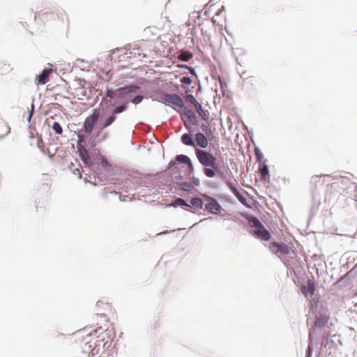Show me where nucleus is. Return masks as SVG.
I'll return each instance as SVG.
<instances>
[{
	"label": "nucleus",
	"instance_id": "nucleus-1",
	"mask_svg": "<svg viewBox=\"0 0 357 357\" xmlns=\"http://www.w3.org/2000/svg\"><path fill=\"white\" fill-rule=\"evenodd\" d=\"M195 153L199 162L203 166L211 167L218 172V162L213 154L198 149H195Z\"/></svg>",
	"mask_w": 357,
	"mask_h": 357
},
{
	"label": "nucleus",
	"instance_id": "nucleus-2",
	"mask_svg": "<svg viewBox=\"0 0 357 357\" xmlns=\"http://www.w3.org/2000/svg\"><path fill=\"white\" fill-rule=\"evenodd\" d=\"M100 116V112L98 109H94L93 113L87 116L84 123V132L87 134H90L96 123H97Z\"/></svg>",
	"mask_w": 357,
	"mask_h": 357
},
{
	"label": "nucleus",
	"instance_id": "nucleus-3",
	"mask_svg": "<svg viewBox=\"0 0 357 357\" xmlns=\"http://www.w3.org/2000/svg\"><path fill=\"white\" fill-rule=\"evenodd\" d=\"M161 98L163 102L172 104L178 107L183 108L184 107L183 99L177 94L165 93L162 95Z\"/></svg>",
	"mask_w": 357,
	"mask_h": 357
},
{
	"label": "nucleus",
	"instance_id": "nucleus-4",
	"mask_svg": "<svg viewBox=\"0 0 357 357\" xmlns=\"http://www.w3.org/2000/svg\"><path fill=\"white\" fill-rule=\"evenodd\" d=\"M269 248L275 254L287 255L290 252L289 246L284 243L272 242L269 245Z\"/></svg>",
	"mask_w": 357,
	"mask_h": 357
},
{
	"label": "nucleus",
	"instance_id": "nucleus-5",
	"mask_svg": "<svg viewBox=\"0 0 357 357\" xmlns=\"http://www.w3.org/2000/svg\"><path fill=\"white\" fill-rule=\"evenodd\" d=\"M187 100L195 106L199 115L204 120H207L209 116V112L208 110L204 109L202 105L198 102V101L194 98L192 95H188Z\"/></svg>",
	"mask_w": 357,
	"mask_h": 357
},
{
	"label": "nucleus",
	"instance_id": "nucleus-6",
	"mask_svg": "<svg viewBox=\"0 0 357 357\" xmlns=\"http://www.w3.org/2000/svg\"><path fill=\"white\" fill-rule=\"evenodd\" d=\"M138 89V86L134 85H128L123 87H120L116 89L117 95L116 97L119 99H123L126 95L136 91Z\"/></svg>",
	"mask_w": 357,
	"mask_h": 357
},
{
	"label": "nucleus",
	"instance_id": "nucleus-7",
	"mask_svg": "<svg viewBox=\"0 0 357 357\" xmlns=\"http://www.w3.org/2000/svg\"><path fill=\"white\" fill-rule=\"evenodd\" d=\"M205 208L206 211L213 213H218L221 210V206L214 199H208L207 203L205 204Z\"/></svg>",
	"mask_w": 357,
	"mask_h": 357
},
{
	"label": "nucleus",
	"instance_id": "nucleus-8",
	"mask_svg": "<svg viewBox=\"0 0 357 357\" xmlns=\"http://www.w3.org/2000/svg\"><path fill=\"white\" fill-rule=\"evenodd\" d=\"M301 290L306 297L308 296V295L311 296H313L315 291L314 282L312 280H308L307 284L301 287Z\"/></svg>",
	"mask_w": 357,
	"mask_h": 357
},
{
	"label": "nucleus",
	"instance_id": "nucleus-9",
	"mask_svg": "<svg viewBox=\"0 0 357 357\" xmlns=\"http://www.w3.org/2000/svg\"><path fill=\"white\" fill-rule=\"evenodd\" d=\"M253 234L255 235L257 238L264 241H268L271 238V234L264 227V225H262L260 228L254 230Z\"/></svg>",
	"mask_w": 357,
	"mask_h": 357
},
{
	"label": "nucleus",
	"instance_id": "nucleus-10",
	"mask_svg": "<svg viewBox=\"0 0 357 357\" xmlns=\"http://www.w3.org/2000/svg\"><path fill=\"white\" fill-rule=\"evenodd\" d=\"M52 73V69H44L41 74H40L36 78L37 84H45L49 80L50 74Z\"/></svg>",
	"mask_w": 357,
	"mask_h": 357
},
{
	"label": "nucleus",
	"instance_id": "nucleus-11",
	"mask_svg": "<svg viewBox=\"0 0 357 357\" xmlns=\"http://www.w3.org/2000/svg\"><path fill=\"white\" fill-rule=\"evenodd\" d=\"M226 184L232 193L236 197V198L242 203L244 204L246 201V199L243 197V195L238 190V189L233 185V183L227 181Z\"/></svg>",
	"mask_w": 357,
	"mask_h": 357
},
{
	"label": "nucleus",
	"instance_id": "nucleus-12",
	"mask_svg": "<svg viewBox=\"0 0 357 357\" xmlns=\"http://www.w3.org/2000/svg\"><path fill=\"white\" fill-rule=\"evenodd\" d=\"M195 142L199 146L203 149L206 148L208 144L207 137L202 132H197L195 135Z\"/></svg>",
	"mask_w": 357,
	"mask_h": 357
},
{
	"label": "nucleus",
	"instance_id": "nucleus-13",
	"mask_svg": "<svg viewBox=\"0 0 357 357\" xmlns=\"http://www.w3.org/2000/svg\"><path fill=\"white\" fill-rule=\"evenodd\" d=\"M116 119V115L112 111L111 114L101 121L102 129L111 126Z\"/></svg>",
	"mask_w": 357,
	"mask_h": 357
},
{
	"label": "nucleus",
	"instance_id": "nucleus-14",
	"mask_svg": "<svg viewBox=\"0 0 357 357\" xmlns=\"http://www.w3.org/2000/svg\"><path fill=\"white\" fill-rule=\"evenodd\" d=\"M259 172L261 175V179L266 182L269 183L270 181V174L268 166L263 163L261 166L259 168Z\"/></svg>",
	"mask_w": 357,
	"mask_h": 357
},
{
	"label": "nucleus",
	"instance_id": "nucleus-15",
	"mask_svg": "<svg viewBox=\"0 0 357 357\" xmlns=\"http://www.w3.org/2000/svg\"><path fill=\"white\" fill-rule=\"evenodd\" d=\"M181 142L183 144L187 146H195L192 136L190 134L185 133L181 136Z\"/></svg>",
	"mask_w": 357,
	"mask_h": 357
},
{
	"label": "nucleus",
	"instance_id": "nucleus-16",
	"mask_svg": "<svg viewBox=\"0 0 357 357\" xmlns=\"http://www.w3.org/2000/svg\"><path fill=\"white\" fill-rule=\"evenodd\" d=\"M176 160L181 163L188 164L190 168H192V165L189 157L185 155H178Z\"/></svg>",
	"mask_w": 357,
	"mask_h": 357
},
{
	"label": "nucleus",
	"instance_id": "nucleus-17",
	"mask_svg": "<svg viewBox=\"0 0 357 357\" xmlns=\"http://www.w3.org/2000/svg\"><path fill=\"white\" fill-rule=\"evenodd\" d=\"M193 55L189 51L181 52L178 58L183 61H188L192 58Z\"/></svg>",
	"mask_w": 357,
	"mask_h": 357
},
{
	"label": "nucleus",
	"instance_id": "nucleus-18",
	"mask_svg": "<svg viewBox=\"0 0 357 357\" xmlns=\"http://www.w3.org/2000/svg\"><path fill=\"white\" fill-rule=\"evenodd\" d=\"M328 321V317L326 315L320 316L317 318L315 325L319 327L324 326Z\"/></svg>",
	"mask_w": 357,
	"mask_h": 357
},
{
	"label": "nucleus",
	"instance_id": "nucleus-19",
	"mask_svg": "<svg viewBox=\"0 0 357 357\" xmlns=\"http://www.w3.org/2000/svg\"><path fill=\"white\" fill-rule=\"evenodd\" d=\"M128 108V102H125L123 104L116 106L112 112L116 115L118 114L125 112Z\"/></svg>",
	"mask_w": 357,
	"mask_h": 357
},
{
	"label": "nucleus",
	"instance_id": "nucleus-20",
	"mask_svg": "<svg viewBox=\"0 0 357 357\" xmlns=\"http://www.w3.org/2000/svg\"><path fill=\"white\" fill-rule=\"evenodd\" d=\"M249 224L251 227H255L256 229L260 228L263 225L255 217H252L249 219Z\"/></svg>",
	"mask_w": 357,
	"mask_h": 357
},
{
	"label": "nucleus",
	"instance_id": "nucleus-21",
	"mask_svg": "<svg viewBox=\"0 0 357 357\" xmlns=\"http://www.w3.org/2000/svg\"><path fill=\"white\" fill-rule=\"evenodd\" d=\"M185 115L186 116V117L188 119V120L192 122V123L195 124L196 122H197V117L195 114V113L191 111V110H188L185 113Z\"/></svg>",
	"mask_w": 357,
	"mask_h": 357
},
{
	"label": "nucleus",
	"instance_id": "nucleus-22",
	"mask_svg": "<svg viewBox=\"0 0 357 357\" xmlns=\"http://www.w3.org/2000/svg\"><path fill=\"white\" fill-rule=\"evenodd\" d=\"M190 204L192 206L197 208H201L203 205V202H202V199L199 198L192 199L190 201Z\"/></svg>",
	"mask_w": 357,
	"mask_h": 357
},
{
	"label": "nucleus",
	"instance_id": "nucleus-23",
	"mask_svg": "<svg viewBox=\"0 0 357 357\" xmlns=\"http://www.w3.org/2000/svg\"><path fill=\"white\" fill-rule=\"evenodd\" d=\"M52 129L54 130L56 134L61 135L63 132V129L58 122H54L53 123Z\"/></svg>",
	"mask_w": 357,
	"mask_h": 357
},
{
	"label": "nucleus",
	"instance_id": "nucleus-24",
	"mask_svg": "<svg viewBox=\"0 0 357 357\" xmlns=\"http://www.w3.org/2000/svg\"><path fill=\"white\" fill-rule=\"evenodd\" d=\"M215 169H209V168H205L204 169V174L207 176V177H210V178H212V177H214L216 174H215Z\"/></svg>",
	"mask_w": 357,
	"mask_h": 357
},
{
	"label": "nucleus",
	"instance_id": "nucleus-25",
	"mask_svg": "<svg viewBox=\"0 0 357 357\" xmlns=\"http://www.w3.org/2000/svg\"><path fill=\"white\" fill-rule=\"evenodd\" d=\"M180 187L183 190L185 191H190L193 188V186L190 183L188 182L181 183L180 184Z\"/></svg>",
	"mask_w": 357,
	"mask_h": 357
},
{
	"label": "nucleus",
	"instance_id": "nucleus-26",
	"mask_svg": "<svg viewBox=\"0 0 357 357\" xmlns=\"http://www.w3.org/2000/svg\"><path fill=\"white\" fill-rule=\"evenodd\" d=\"M116 90L107 89L106 91V97L109 98H114L116 96Z\"/></svg>",
	"mask_w": 357,
	"mask_h": 357
},
{
	"label": "nucleus",
	"instance_id": "nucleus-27",
	"mask_svg": "<svg viewBox=\"0 0 357 357\" xmlns=\"http://www.w3.org/2000/svg\"><path fill=\"white\" fill-rule=\"evenodd\" d=\"M178 205V206H190V205H188L185 201L181 198H178L175 202V205Z\"/></svg>",
	"mask_w": 357,
	"mask_h": 357
},
{
	"label": "nucleus",
	"instance_id": "nucleus-28",
	"mask_svg": "<svg viewBox=\"0 0 357 357\" xmlns=\"http://www.w3.org/2000/svg\"><path fill=\"white\" fill-rule=\"evenodd\" d=\"M180 81L181 83H183L187 85H190L192 83V79L189 77H183L182 78H181Z\"/></svg>",
	"mask_w": 357,
	"mask_h": 357
},
{
	"label": "nucleus",
	"instance_id": "nucleus-29",
	"mask_svg": "<svg viewBox=\"0 0 357 357\" xmlns=\"http://www.w3.org/2000/svg\"><path fill=\"white\" fill-rule=\"evenodd\" d=\"M143 100V96H137L132 100V102L135 105H137L140 103Z\"/></svg>",
	"mask_w": 357,
	"mask_h": 357
},
{
	"label": "nucleus",
	"instance_id": "nucleus-30",
	"mask_svg": "<svg viewBox=\"0 0 357 357\" xmlns=\"http://www.w3.org/2000/svg\"><path fill=\"white\" fill-rule=\"evenodd\" d=\"M255 155H256L257 161H259V162H260L263 159V154L258 149L255 150Z\"/></svg>",
	"mask_w": 357,
	"mask_h": 357
},
{
	"label": "nucleus",
	"instance_id": "nucleus-31",
	"mask_svg": "<svg viewBox=\"0 0 357 357\" xmlns=\"http://www.w3.org/2000/svg\"><path fill=\"white\" fill-rule=\"evenodd\" d=\"M37 144H38V146L40 149H43V148L44 147V142H43V139H38V143H37Z\"/></svg>",
	"mask_w": 357,
	"mask_h": 357
},
{
	"label": "nucleus",
	"instance_id": "nucleus-32",
	"mask_svg": "<svg viewBox=\"0 0 357 357\" xmlns=\"http://www.w3.org/2000/svg\"><path fill=\"white\" fill-rule=\"evenodd\" d=\"M178 67H181V68H188L189 69L192 73H194L195 70L194 69L191 68H189L188 66L186 65H178Z\"/></svg>",
	"mask_w": 357,
	"mask_h": 357
},
{
	"label": "nucleus",
	"instance_id": "nucleus-33",
	"mask_svg": "<svg viewBox=\"0 0 357 357\" xmlns=\"http://www.w3.org/2000/svg\"><path fill=\"white\" fill-rule=\"evenodd\" d=\"M86 155H87V152L86 150H84V152H81L82 158L83 160H84L85 162L86 160V158H85Z\"/></svg>",
	"mask_w": 357,
	"mask_h": 357
},
{
	"label": "nucleus",
	"instance_id": "nucleus-34",
	"mask_svg": "<svg viewBox=\"0 0 357 357\" xmlns=\"http://www.w3.org/2000/svg\"><path fill=\"white\" fill-rule=\"evenodd\" d=\"M91 337V334H88L86 335V337L84 338V341H85V344L89 343V341L87 340L88 338H89Z\"/></svg>",
	"mask_w": 357,
	"mask_h": 357
},
{
	"label": "nucleus",
	"instance_id": "nucleus-35",
	"mask_svg": "<svg viewBox=\"0 0 357 357\" xmlns=\"http://www.w3.org/2000/svg\"><path fill=\"white\" fill-rule=\"evenodd\" d=\"M225 10V6H222L221 9H219V10L216 13L215 15H219L223 10Z\"/></svg>",
	"mask_w": 357,
	"mask_h": 357
},
{
	"label": "nucleus",
	"instance_id": "nucleus-36",
	"mask_svg": "<svg viewBox=\"0 0 357 357\" xmlns=\"http://www.w3.org/2000/svg\"><path fill=\"white\" fill-rule=\"evenodd\" d=\"M193 182L196 185H199V180L198 178H194L193 179Z\"/></svg>",
	"mask_w": 357,
	"mask_h": 357
},
{
	"label": "nucleus",
	"instance_id": "nucleus-37",
	"mask_svg": "<svg viewBox=\"0 0 357 357\" xmlns=\"http://www.w3.org/2000/svg\"><path fill=\"white\" fill-rule=\"evenodd\" d=\"M31 107H32V109H33V105L31 106ZM32 113H33V110H31V113H30V114H29V120H30V119L31 118Z\"/></svg>",
	"mask_w": 357,
	"mask_h": 357
},
{
	"label": "nucleus",
	"instance_id": "nucleus-38",
	"mask_svg": "<svg viewBox=\"0 0 357 357\" xmlns=\"http://www.w3.org/2000/svg\"><path fill=\"white\" fill-rule=\"evenodd\" d=\"M220 83L221 84V86L222 85V80L220 79Z\"/></svg>",
	"mask_w": 357,
	"mask_h": 357
},
{
	"label": "nucleus",
	"instance_id": "nucleus-39",
	"mask_svg": "<svg viewBox=\"0 0 357 357\" xmlns=\"http://www.w3.org/2000/svg\"><path fill=\"white\" fill-rule=\"evenodd\" d=\"M217 172H218V174H220V175H222V173H220V171H219V170H218V172L217 171Z\"/></svg>",
	"mask_w": 357,
	"mask_h": 357
}]
</instances>
